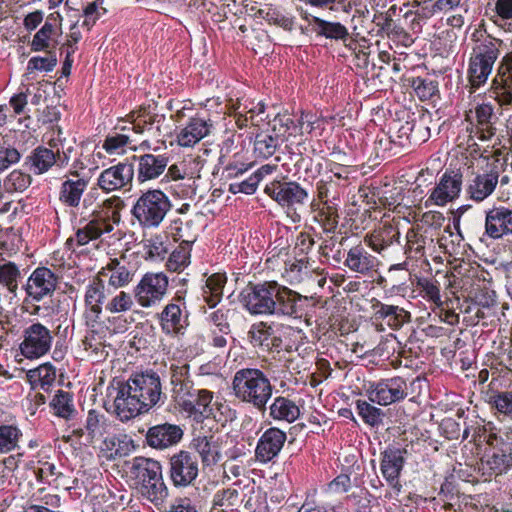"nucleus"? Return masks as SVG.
Instances as JSON below:
<instances>
[{
	"label": "nucleus",
	"mask_w": 512,
	"mask_h": 512,
	"mask_svg": "<svg viewBox=\"0 0 512 512\" xmlns=\"http://www.w3.org/2000/svg\"><path fill=\"white\" fill-rule=\"evenodd\" d=\"M135 273L136 269L126 260L124 254L108 260L86 286L83 312L86 326L94 327L98 323L102 306L112 295L111 289L116 291L128 286L133 281Z\"/></svg>",
	"instance_id": "obj_1"
},
{
	"label": "nucleus",
	"mask_w": 512,
	"mask_h": 512,
	"mask_svg": "<svg viewBox=\"0 0 512 512\" xmlns=\"http://www.w3.org/2000/svg\"><path fill=\"white\" fill-rule=\"evenodd\" d=\"M134 178L132 163L119 162L104 169L97 178V186L105 193L129 190Z\"/></svg>",
	"instance_id": "obj_18"
},
{
	"label": "nucleus",
	"mask_w": 512,
	"mask_h": 512,
	"mask_svg": "<svg viewBox=\"0 0 512 512\" xmlns=\"http://www.w3.org/2000/svg\"><path fill=\"white\" fill-rule=\"evenodd\" d=\"M278 144V138L272 135L257 134L254 141V152L258 157L269 158L275 153Z\"/></svg>",
	"instance_id": "obj_52"
},
{
	"label": "nucleus",
	"mask_w": 512,
	"mask_h": 512,
	"mask_svg": "<svg viewBox=\"0 0 512 512\" xmlns=\"http://www.w3.org/2000/svg\"><path fill=\"white\" fill-rule=\"evenodd\" d=\"M88 184L89 179H65L59 190L60 202L68 207H78Z\"/></svg>",
	"instance_id": "obj_36"
},
{
	"label": "nucleus",
	"mask_w": 512,
	"mask_h": 512,
	"mask_svg": "<svg viewBox=\"0 0 512 512\" xmlns=\"http://www.w3.org/2000/svg\"><path fill=\"white\" fill-rule=\"evenodd\" d=\"M406 237L405 254L410 255L415 253V255L422 256L424 253V238L413 230H409Z\"/></svg>",
	"instance_id": "obj_63"
},
{
	"label": "nucleus",
	"mask_w": 512,
	"mask_h": 512,
	"mask_svg": "<svg viewBox=\"0 0 512 512\" xmlns=\"http://www.w3.org/2000/svg\"><path fill=\"white\" fill-rule=\"evenodd\" d=\"M491 97L500 106H512V52L506 54L498 67V73L492 81Z\"/></svg>",
	"instance_id": "obj_20"
},
{
	"label": "nucleus",
	"mask_w": 512,
	"mask_h": 512,
	"mask_svg": "<svg viewBox=\"0 0 512 512\" xmlns=\"http://www.w3.org/2000/svg\"><path fill=\"white\" fill-rule=\"evenodd\" d=\"M52 341V333L46 326L39 322L33 323L23 332L21 354L27 359L40 358L49 352Z\"/></svg>",
	"instance_id": "obj_14"
},
{
	"label": "nucleus",
	"mask_w": 512,
	"mask_h": 512,
	"mask_svg": "<svg viewBox=\"0 0 512 512\" xmlns=\"http://www.w3.org/2000/svg\"><path fill=\"white\" fill-rule=\"evenodd\" d=\"M196 390L190 379L180 385L172 387L175 401L188 413H192Z\"/></svg>",
	"instance_id": "obj_44"
},
{
	"label": "nucleus",
	"mask_w": 512,
	"mask_h": 512,
	"mask_svg": "<svg viewBox=\"0 0 512 512\" xmlns=\"http://www.w3.org/2000/svg\"><path fill=\"white\" fill-rule=\"evenodd\" d=\"M498 179L499 173L496 170L476 175L467 187L469 197L476 202L485 200L495 190Z\"/></svg>",
	"instance_id": "obj_31"
},
{
	"label": "nucleus",
	"mask_w": 512,
	"mask_h": 512,
	"mask_svg": "<svg viewBox=\"0 0 512 512\" xmlns=\"http://www.w3.org/2000/svg\"><path fill=\"white\" fill-rule=\"evenodd\" d=\"M475 116L477 120V128L481 132L480 138L485 140L491 138L496 131L494 127L497 116L491 104H480L475 108Z\"/></svg>",
	"instance_id": "obj_39"
},
{
	"label": "nucleus",
	"mask_w": 512,
	"mask_h": 512,
	"mask_svg": "<svg viewBox=\"0 0 512 512\" xmlns=\"http://www.w3.org/2000/svg\"><path fill=\"white\" fill-rule=\"evenodd\" d=\"M30 184V175L20 170H13L4 180V187L9 192L23 191Z\"/></svg>",
	"instance_id": "obj_56"
},
{
	"label": "nucleus",
	"mask_w": 512,
	"mask_h": 512,
	"mask_svg": "<svg viewBox=\"0 0 512 512\" xmlns=\"http://www.w3.org/2000/svg\"><path fill=\"white\" fill-rule=\"evenodd\" d=\"M239 493L235 489H224L217 492L213 498V507H217L222 511L234 512V507L237 504Z\"/></svg>",
	"instance_id": "obj_54"
},
{
	"label": "nucleus",
	"mask_w": 512,
	"mask_h": 512,
	"mask_svg": "<svg viewBox=\"0 0 512 512\" xmlns=\"http://www.w3.org/2000/svg\"><path fill=\"white\" fill-rule=\"evenodd\" d=\"M58 285V277L56 274L46 267L36 268L28 277L25 291L27 297L24 300L25 304L31 302H40L46 297L53 295Z\"/></svg>",
	"instance_id": "obj_15"
},
{
	"label": "nucleus",
	"mask_w": 512,
	"mask_h": 512,
	"mask_svg": "<svg viewBox=\"0 0 512 512\" xmlns=\"http://www.w3.org/2000/svg\"><path fill=\"white\" fill-rule=\"evenodd\" d=\"M162 331L165 334H183L189 325L185 303L179 297L176 302L167 304L159 315Z\"/></svg>",
	"instance_id": "obj_22"
},
{
	"label": "nucleus",
	"mask_w": 512,
	"mask_h": 512,
	"mask_svg": "<svg viewBox=\"0 0 512 512\" xmlns=\"http://www.w3.org/2000/svg\"><path fill=\"white\" fill-rule=\"evenodd\" d=\"M108 426L107 419L103 414H100L94 409L88 411L85 430L91 440L101 438L107 433Z\"/></svg>",
	"instance_id": "obj_46"
},
{
	"label": "nucleus",
	"mask_w": 512,
	"mask_h": 512,
	"mask_svg": "<svg viewBox=\"0 0 512 512\" xmlns=\"http://www.w3.org/2000/svg\"><path fill=\"white\" fill-rule=\"evenodd\" d=\"M50 406L56 416L65 420L71 419L76 412L71 394L62 390L53 397Z\"/></svg>",
	"instance_id": "obj_45"
},
{
	"label": "nucleus",
	"mask_w": 512,
	"mask_h": 512,
	"mask_svg": "<svg viewBox=\"0 0 512 512\" xmlns=\"http://www.w3.org/2000/svg\"><path fill=\"white\" fill-rule=\"evenodd\" d=\"M26 377L33 389L47 390L55 382L56 369L52 364L44 363L27 371Z\"/></svg>",
	"instance_id": "obj_40"
},
{
	"label": "nucleus",
	"mask_w": 512,
	"mask_h": 512,
	"mask_svg": "<svg viewBox=\"0 0 512 512\" xmlns=\"http://www.w3.org/2000/svg\"><path fill=\"white\" fill-rule=\"evenodd\" d=\"M128 383L132 384L133 393L145 412L155 406L162 395L160 377L154 372H146L131 376Z\"/></svg>",
	"instance_id": "obj_16"
},
{
	"label": "nucleus",
	"mask_w": 512,
	"mask_h": 512,
	"mask_svg": "<svg viewBox=\"0 0 512 512\" xmlns=\"http://www.w3.org/2000/svg\"><path fill=\"white\" fill-rule=\"evenodd\" d=\"M264 192L282 208L292 211L293 221H299L297 210L304 207L309 199L308 191L295 181H273L266 185Z\"/></svg>",
	"instance_id": "obj_6"
},
{
	"label": "nucleus",
	"mask_w": 512,
	"mask_h": 512,
	"mask_svg": "<svg viewBox=\"0 0 512 512\" xmlns=\"http://www.w3.org/2000/svg\"><path fill=\"white\" fill-rule=\"evenodd\" d=\"M69 155L66 152L60 153L59 148L49 149L43 146L35 148L26 157L25 165L33 173L40 175L47 172L52 166L64 167L68 164Z\"/></svg>",
	"instance_id": "obj_21"
},
{
	"label": "nucleus",
	"mask_w": 512,
	"mask_h": 512,
	"mask_svg": "<svg viewBox=\"0 0 512 512\" xmlns=\"http://www.w3.org/2000/svg\"><path fill=\"white\" fill-rule=\"evenodd\" d=\"M20 277L19 267L13 262H5L0 265V284L15 294L18 288Z\"/></svg>",
	"instance_id": "obj_49"
},
{
	"label": "nucleus",
	"mask_w": 512,
	"mask_h": 512,
	"mask_svg": "<svg viewBox=\"0 0 512 512\" xmlns=\"http://www.w3.org/2000/svg\"><path fill=\"white\" fill-rule=\"evenodd\" d=\"M311 23L312 30L318 36L342 41H346L349 37L348 29L339 22H330L319 17H313Z\"/></svg>",
	"instance_id": "obj_38"
},
{
	"label": "nucleus",
	"mask_w": 512,
	"mask_h": 512,
	"mask_svg": "<svg viewBox=\"0 0 512 512\" xmlns=\"http://www.w3.org/2000/svg\"><path fill=\"white\" fill-rule=\"evenodd\" d=\"M418 286L424 293V298L433 302L437 307H441L443 305L440 289L436 281L423 279L418 282Z\"/></svg>",
	"instance_id": "obj_62"
},
{
	"label": "nucleus",
	"mask_w": 512,
	"mask_h": 512,
	"mask_svg": "<svg viewBox=\"0 0 512 512\" xmlns=\"http://www.w3.org/2000/svg\"><path fill=\"white\" fill-rule=\"evenodd\" d=\"M317 197L323 205L332 203L339 197L338 184L332 179V176H326L317 182Z\"/></svg>",
	"instance_id": "obj_51"
},
{
	"label": "nucleus",
	"mask_w": 512,
	"mask_h": 512,
	"mask_svg": "<svg viewBox=\"0 0 512 512\" xmlns=\"http://www.w3.org/2000/svg\"><path fill=\"white\" fill-rule=\"evenodd\" d=\"M171 234L180 245L191 246L196 241L197 235L192 229V221L174 220L171 225Z\"/></svg>",
	"instance_id": "obj_47"
},
{
	"label": "nucleus",
	"mask_w": 512,
	"mask_h": 512,
	"mask_svg": "<svg viewBox=\"0 0 512 512\" xmlns=\"http://www.w3.org/2000/svg\"><path fill=\"white\" fill-rule=\"evenodd\" d=\"M198 474V458L192 452L180 450L169 457L168 476L174 487L184 488L192 485Z\"/></svg>",
	"instance_id": "obj_10"
},
{
	"label": "nucleus",
	"mask_w": 512,
	"mask_h": 512,
	"mask_svg": "<svg viewBox=\"0 0 512 512\" xmlns=\"http://www.w3.org/2000/svg\"><path fill=\"white\" fill-rule=\"evenodd\" d=\"M276 287V282L250 284L242 291L241 302L251 314H271L272 309L275 308Z\"/></svg>",
	"instance_id": "obj_11"
},
{
	"label": "nucleus",
	"mask_w": 512,
	"mask_h": 512,
	"mask_svg": "<svg viewBox=\"0 0 512 512\" xmlns=\"http://www.w3.org/2000/svg\"><path fill=\"white\" fill-rule=\"evenodd\" d=\"M248 336L253 346L267 351L278 350L282 346L281 337L277 336L273 327L265 322L252 325Z\"/></svg>",
	"instance_id": "obj_32"
},
{
	"label": "nucleus",
	"mask_w": 512,
	"mask_h": 512,
	"mask_svg": "<svg viewBox=\"0 0 512 512\" xmlns=\"http://www.w3.org/2000/svg\"><path fill=\"white\" fill-rule=\"evenodd\" d=\"M277 296L274 298L275 308L272 309L271 314L283 315L298 318L302 316V308L299 301L302 296L297 292L277 284Z\"/></svg>",
	"instance_id": "obj_30"
},
{
	"label": "nucleus",
	"mask_w": 512,
	"mask_h": 512,
	"mask_svg": "<svg viewBox=\"0 0 512 512\" xmlns=\"http://www.w3.org/2000/svg\"><path fill=\"white\" fill-rule=\"evenodd\" d=\"M286 433L278 428L267 429L259 438L255 457L261 463H267L275 458L286 441Z\"/></svg>",
	"instance_id": "obj_27"
},
{
	"label": "nucleus",
	"mask_w": 512,
	"mask_h": 512,
	"mask_svg": "<svg viewBox=\"0 0 512 512\" xmlns=\"http://www.w3.org/2000/svg\"><path fill=\"white\" fill-rule=\"evenodd\" d=\"M139 149L148 152L134 156L133 159L137 163V180L139 183L155 180L159 178L166 170L170 157L167 153H158L159 147L152 148L148 140H144L139 144Z\"/></svg>",
	"instance_id": "obj_9"
},
{
	"label": "nucleus",
	"mask_w": 512,
	"mask_h": 512,
	"mask_svg": "<svg viewBox=\"0 0 512 512\" xmlns=\"http://www.w3.org/2000/svg\"><path fill=\"white\" fill-rule=\"evenodd\" d=\"M190 263V247L179 245L170 255L167 267L170 271H180Z\"/></svg>",
	"instance_id": "obj_55"
},
{
	"label": "nucleus",
	"mask_w": 512,
	"mask_h": 512,
	"mask_svg": "<svg viewBox=\"0 0 512 512\" xmlns=\"http://www.w3.org/2000/svg\"><path fill=\"white\" fill-rule=\"evenodd\" d=\"M22 433L14 425H0V453H8L18 446Z\"/></svg>",
	"instance_id": "obj_48"
},
{
	"label": "nucleus",
	"mask_w": 512,
	"mask_h": 512,
	"mask_svg": "<svg viewBox=\"0 0 512 512\" xmlns=\"http://www.w3.org/2000/svg\"><path fill=\"white\" fill-rule=\"evenodd\" d=\"M133 305L132 296L125 291H119L106 303L105 309L111 314H118L130 311Z\"/></svg>",
	"instance_id": "obj_53"
},
{
	"label": "nucleus",
	"mask_w": 512,
	"mask_h": 512,
	"mask_svg": "<svg viewBox=\"0 0 512 512\" xmlns=\"http://www.w3.org/2000/svg\"><path fill=\"white\" fill-rule=\"evenodd\" d=\"M472 41L474 46L469 59L468 78L473 88H479L491 74L503 42L482 30H475Z\"/></svg>",
	"instance_id": "obj_2"
},
{
	"label": "nucleus",
	"mask_w": 512,
	"mask_h": 512,
	"mask_svg": "<svg viewBox=\"0 0 512 512\" xmlns=\"http://www.w3.org/2000/svg\"><path fill=\"white\" fill-rule=\"evenodd\" d=\"M57 65V58L55 53L49 51L46 57H32L27 63V71L29 73L34 71L50 72Z\"/></svg>",
	"instance_id": "obj_58"
},
{
	"label": "nucleus",
	"mask_w": 512,
	"mask_h": 512,
	"mask_svg": "<svg viewBox=\"0 0 512 512\" xmlns=\"http://www.w3.org/2000/svg\"><path fill=\"white\" fill-rule=\"evenodd\" d=\"M228 438L219 435L195 437L191 445L198 453L204 466H213L222 460Z\"/></svg>",
	"instance_id": "obj_19"
},
{
	"label": "nucleus",
	"mask_w": 512,
	"mask_h": 512,
	"mask_svg": "<svg viewBox=\"0 0 512 512\" xmlns=\"http://www.w3.org/2000/svg\"><path fill=\"white\" fill-rule=\"evenodd\" d=\"M225 283L226 277L220 273L212 274L206 279L202 288V297L210 307H215L220 302Z\"/></svg>",
	"instance_id": "obj_41"
},
{
	"label": "nucleus",
	"mask_w": 512,
	"mask_h": 512,
	"mask_svg": "<svg viewBox=\"0 0 512 512\" xmlns=\"http://www.w3.org/2000/svg\"><path fill=\"white\" fill-rule=\"evenodd\" d=\"M172 207L169 197L160 189H149L142 193L132 207L131 213L143 228L158 227Z\"/></svg>",
	"instance_id": "obj_5"
},
{
	"label": "nucleus",
	"mask_w": 512,
	"mask_h": 512,
	"mask_svg": "<svg viewBox=\"0 0 512 512\" xmlns=\"http://www.w3.org/2000/svg\"><path fill=\"white\" fill-rule=\"evenodd\" d=\"M269 415L275 420L294 422L300 416V409L287 397H276L269 407Z\"/></svg>",
	"instance_id": "obj_37"
},
{
	"label": "nucleus",
	"mask_w": 512,
	"mask_h": 512,
	"mask_svg": "<svg viewBox=\"0 0 512 512\" xmlns=\"http://www.w3.org/2000/svg\"><path fill=\"white\" fill-rule=\"evenodd\" d=\"M376 319L386 320V324L393 330L400 329L405 323L410 322L411 315L404 308L388 305L378 301L373 305Z\"/></svg>",
	"instance_id": "obj_35"
},
{
	"label": "nucleus",
	"mask_w": 512,
	"mask_h": 512,
	"mask_svg": "<svg viewBox=\"0 0 512 512\" xmlns=\"http://www.w3.org/2000/svg\"><path fill=\"white\" fill-rule=\"evenodd\" d=\"M400 232L394 225L390 223H383L378 228L374 229L372 233L364 237V242L375 252L381 253L384 249L389 247L393 242H398Z\"/></svg>",
	"instance_id": "obj_33"
},
{
	"label": "nucleus",
	"mask_w": 512,
	"mask_h": 512,
	"mask_svg": "<svg viewBox=\"0 0 512 512\" xmlns=\"http://www.w3.org/2000/svg\"><path fill=\"white\" fill-rule=\"evenodd\" d=\"M462 189V174L458 171H445L438 184L432 190L428 201L444 206L459 197Z\"/></svg>",
	"instance_id": "obj_23"
},
{
	"label": "nucleus",
	"mask_w": 512,
	"mask_h": 512,
	"mask_svg": "<svg viewBox=\"0 0 512 512\" xmlns=\"http://www.w3.org/2000/svg\"><path fill=\"white\" fill-rule=\"evenodd\" d=\"M367 393L370 401L387 406L407 397V383L402 377H392L372 383Z\"/></svg>",
	"instance_id": "obj_17"
},
{
	"label": "nucleus",
	"mask_w": 512,
	"mask_h": 512,
	"mask_svg": "<svg viewBox=\"0 0 512 512\" xmlns=\"http://www.w3.org/2000/svg\"><path fill=\"white\" fill-rule=\"evenodd\" d=\"M183 435V429L179 425L163 423L150 427L145 440L149 447L163 450L177 445Z\"/></svg>",
	"instance_id": "obj_24"
},
{
	"label": "nucleus",
	"mask_w": 512,
	"mask_h": 512,
	"mask_svg": "<svg viewBox=\"0 0 512 512\" xmlns=\"http://www.w3.org/2000/svg\"><path fill=\"white\" fill-rule=\"evenodd\" d=\"M377 260L362 245L349 249L344 265L351 271L365 275L373 271Z\"/></svg>",
	"instance_id": "obj_34"
},
{
	"label": "nucleus",
	"mask_w": 512,
	"mask_h": 512,
	"mask_svg": "<svg viewBox=\"0 0 512 512\" xmlns=\"http://www.w3.org/2000/svg\"><path fill=\"white\" fill-rule=\"evenodd\" d=\"M20 152L6 141L0 142V172L19 162Z\"/></svg>",
	"instance_id": "obj_61"
},
{
	"label": "nucleus",
	"mask_w": 512,
	"mask_h": 512,
	"mask_svg": "<svg viewBox=\"0 0 512 512\" xmlns=\"http://www.w3.org/2000/svg\"><path fill=\"white\" fill-rule=\"evenodd\" d=\"M404 451L387 448L381 453V473L387 484L399 494L402 489L399 477L404 466Z\"/></svg>",
	"instance_id": "obj_25"
},
{
	"label": "nucleus",
	"mask_w": 512,
	"mask_h": 512,
	"mask_svg": "<svg viewBox=\"0 0 512 512\" xmlns=\"http://www.w3.org/2000/svg\"><path fill=\"white\" fill-rule=\"evenodd\" d=\"M131 117V127H123L122 130H132L136 134H142L145 131H149L152 129L155 123L159 124L164 120V115L151 114L150 112L139 111L132 112L130 114Z\"/></svg>",
	"instance_id": "obj_42"
},
{
	"label": "nucleus",
	"mask_w": 512,
	"mask_h": 512,
	"mask_svg": "<svg viewBox=\"0 0 512 512\" xmlns=\"http://www.w3.org/2000/svg\"><path fill=\"white\" fill-rule=\"evenodd\" d=\"M356 408L358 414L366 424L372 427L381 424L384 413L380 408H377L364 400H357Z\"/></svg>",
	"instance_id": "obj_50"
},
{
	"label": "nucleus",
	"mask_w": 512,
	"mask_h": 512,
	"mask_svg": "<svg viewBox=\"0 0 512 512\" xmlns=\"http://www.w3.org/2000/svg\"><path fill=\"white\" fill-rule=\"evenodd\" d=\"M484 440L497 450L481 460L480 469L483 475L491 477L506 473L512 467V444L505 442L501 436L492 431L485 436Z\"/></svg>",
	"instance_id": "obj_8"
},
{
	"label": "nucleus",
	"mask_w": 512,
	"mask_h": 512,
	"mask_svg": "<svg viewBox=\"0 0 512 512\" xmlns=\"http://www.w3.org/2000/svg\"><path fill=\"white\" fill-rule=\"evenodd\" d=\"M168 278L164 273H146L134 288V297L143 308L160 302L167 292Z\"/></svg>",
	"instance_id": "obj_13"
},
{
	"label": "nucleus",
	"mask_w": 512,
	"mask_h": 512,
	"mask_svg": "<svg viewBox=\"0 0 512 512\" xmlns=\"http://www.w3.org/2000/svg\"><path fill=\"white\" fill-rule=\"evenodd\" d=\"M485 234L494 240L511 235L512 208L498 206L489 209L485 217Z\"/></svg>",
	"instance_id": "obj_26"
},
{
	"label": "nucleus",
	"mask_w": 512,
	"mask_h": 512,
	"mask_svg": "<svg viewBox=\"0 0 512 512\" xmlns=\"http://www.w3.org/2000/svg\"><path fill=\"white\" fill-rule=\"evenodd\" d=\"M130 474L139 485L141 494L149 501L159 503L168 496V488L164 482L159 461L135 457L131 461Z\"/></svg>",
	"instance_id": "obj_4"
},
{
	"label": "nucleus",
	"mask_w": 512,
	"mask_h": 512,
	"mask_svg": "<svg viewBox=\"0 0 512 512\" xmlns=\"http://www.w3.org/2000/svg\"><path fill=\"white\" fill-rule=\"evenodd\" d=\"M232 391L236 399L265 411L272 397L273 386L264 372L257 368H242L235 372Z\"/></svg>",
	"instance_id": "obj_3"
},
{
	"label": "nucleus",
	"mask_w": 512,
	"mask_h": 512,
	"mask_svg": "<svg viewBox=\"0 0 512 512\" xmlns=\"http://www.w3.org/2000/svg\"><path fill=\"white\" fill-rule=\"evenodd\" d=\"M117 213L110 208H99L94 210L87 220H82V226L75 233V241L79 246L87 245L97 240L104 233L113 230L112 218Z\"/></svg>",
	"instance_id": "obj_12"
},
{
	"label": "nucleus",
	"mask_w": 512,
	"mask_h": 512,
	"mask_svg": "<svg viewBox=\"0 0 512 512\" xmlns=\"http://www.w3.org/2000/svg\"><path fill=\"white\" fill-rule=\"evenodd\" d=\"M131 139L126 134H115L107 136L104 143L103 149L109 154H121L125 152V147L128 146Z\"/></svg>",
	"instance_id": "obj_60"
},
{
	"label": "nucleus",
	"mask_w": 512,
	"mask_h": 512,
	"mask_svg": "<svg viewBox=\"0 0 512 512\" xmlns=\"http://www.w3.org/2000/svg\"><path fill=\"white\" fill-rule=\"evenodd\" d=\"M412 87L422 101L430 100L438 92L436 82L421 77L412 80Z\"/></svg>",
	"instance_id": "obj_57"
},
{
	"label": "nucleus",
	"mask_w": 512,
	"mask_h": 512,
	"mask_svg": "<svg viewBox=\"0 0 512 512\" xmlns=\"http://www.w3.org/2000/svg\"><path fill=\"white\" fill-rule=\"evenodd\" d=\"M62 21L63 18L59 12L50 13L44 25L33 36L30 42L31 50L39 52L51 48L54 38L62 34Z\"/></svg>",
	"instance_id": "obj_28"
},
{
	"label": "nucleus",
	"mask_w": 512,
	"mask_h": 512,
	"mask_svg": "<svg viewBox=\"0 0 512 512\" xmlns=\"http://www.w3.org/2000/svg\"><path fill=\"white\" fill-rule=\"evenodd\" d=\"M83 347L95 361L104 360L108 356L104 335L96 330L87 333L83 340Z\"/></svg>",
	"instance_id": "obj_43"
},
{
	"label": "nucleus",
	"mask_w": 512,
	"mask_h": 512,
	"mask_svg": "<svg viewBox=\"0 0 512 512\" xmlns=\"http://www.w3.org/2000/svg\"><path fill=\"white\" fill-rule=\"evenodd\" d=\"M127 381H113L107 387V398L113 402V413L122 421H129L145 412Z\"/></svg>",
	"instance_id": "obj_7"
},
{
	"label": "nucleus",
	"mask_w": 512,
	"mask_h": 512,
	"mask_svg": "<svg viewBox=\"0 0 512 512\" xmlns=\"http://www.w3.org/2000/svg\"><path fill=\"white\" fill-rule=\"evenodd\" d=\"M493 404L498 412L512 417V391L500 392L495 395Z\"/></svg>",
	"instance_id": "obj_64"
},
{
	"label": "nucleus",
	"mask_w": 512,
	"mask_h": 512,
	"mask_svg": "<svg viewBox=\"0 0 512 512\" xmlns=\"http://www.w3.org/2000/svg\"><path fill=\"white\" fill-rule=\"evenodd\" d=\"M212 127L210 118L200 115L191 117L186 126L177 133V143L182 147H192L206 137Z\"/></svg>",
	"instance_id": "obj_29"
},
{
	"label": "nucleus",
	"mask_w": 512,
	"mask_h": 512,
	"mask_svg": "<svg viewBox=\"0 0 512 512\" xmlns=\"http://www.w3.org/2000/svg\"><path fill=\"white\" fill-rule=\"evenodd\" d=\"M213 399V393L206 389H197L196 396L194 398V407L192 413H200L205 417H209L211 414L210 404Z\"/></svg>",
	"instance_id": "obj_59"
}]
</instances>
